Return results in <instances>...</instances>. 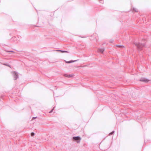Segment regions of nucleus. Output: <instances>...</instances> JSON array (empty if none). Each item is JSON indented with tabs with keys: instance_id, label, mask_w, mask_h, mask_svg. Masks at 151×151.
<instances>
[{
	"instance_id": "f257e3e1",
	"label": "nucleus",
	"mask_w": 151,
	"mask_h": 151,
	"mask_svg": "<svg viewBox=\"0 0 151 151\" xmlns=\"http://www.w3.org/2000/svg\"><path fill=\"white\" fill-rule=\"evenodd\" d=\"M140 81L145 83H147L150 81V80L145 78H142L140 79Z\"/></svg>"
},
{
	"instance_id": "f03ea898",
	"label": "nucleus",
	"mask_w": 151,
	"mask_h": 151,
	"mask_svg": "<svg viewBox=\"0 0 151 151\" xmlns=\"http://www.w3.org/2000/svg\"><path fill=\"white\" fill-rule=\"evenodd\" d=\"M73 138L74 140L77 141V143H79L81 139L80 137L78 136L76 137H73Z\"/></svg>"
},
{
	"instance_id": "7ed1b4c3",
	"label": "nucleus",
	"mask_w": 151,
	"mask_h": 151,
	"mask_svg": "<svg viewBox=\"0 0 151 151\" xmlns=\"http://www.w3.org/2000/svg\"><path fill=\"white\" fill-rule=\"evenodd\" d=\"M12 75L14 77V79L16 80L18 78V75L17 73L15 72H12Z\"/></svg>"
},
{
	"instance_id": "20e7f679",
	"label": "nucleus",
	"mask_w": 151,
	"mask_h": 151,
	"mask_svg": "<svg viewBox=\"0 0 151 151\" xmlns=\"http://www.w3.org/2000/svg\"><path fill=\"white\" fill-rule=\"evenodd\" d=\"M135 45L139 49H140L141 48L144 46V45L140 43H136Z\"/></svg>"
},
{
	"instance_id": "39448f33",
	"label": "nucleus",
	"mask_w": 151,
	"mask_h": 151,
	"mask_svg": "<svg viewBox=\"0 0 151 151\" xmlns=\"http://www.w3.org/2000/svg\"><path fill=\"white\" fill-rule=\"evenodd\" d=\"M105 49L104 48H99L98 49V52H100L102 53H103L104 52V51Z\"/></svg>"
},
{
	"instance_id": "423d86ee",
	"label": "nucleus",
	"mask_w": 151,
	"mask_h": 151,
	"mask_svg": "<svg viewBox=\"0 0 151 151\" xmlns=\"http://www.w3.org/2000/svg\"><path fill=\"white\" fill-rule=\"evenodd\" d=\"M65 76L67 77H72L74 76V75L73 74H71L70 75H68L67 74H65Z\"/></svg>"
},
{
	"instance_id": "0eeeda50",
	"label": "nucleus",
	"mask_w": 151,
	"mask_h": 151,
	"mask_svg": "<svg viewBox=\"0 0 151 151\" xmlns=\"http://www.w3.org/2000/svg\"><path fill=\"white\" fill-rule=\"evenodd\" d=\"M77 60H70V61H65V62L67 63H73V62H74L76 61Z\"/></svg>"
},
{
	"instance_id": "6e6552de",
	"label": "nucleus",
	"mask_w": 151,
	"mask_h": 151,
	"mask_svg": "<svg viewBox=\"0 0 151 151\" xmlns=\"http://www.w3.org/2000/svg\"><path fill=\"white\" fill-rule=\"evenodd\" d=\"M56 50L57 51H61L62 52H68L66 51H63V50Z\"/></svg>"
},
{
	"instance_id": "1a4fd4ad",
	"label": "nucleus",
	"mask_w": 151,
	"mask_h": 151,
	"mask_svg": "<svg viewBox=\"0 0 151 151\" xmlns=\"http://www.w3.org/2000/svg\"><path fill=\"white\" fill-rule=\"evenodd\" d=\"M31 136H34V135H35V133H33V132H32V133H31Z\"/></svg>"
},
{
	"instance_id": "9d476101",
	"label": "nucleus",
	"mask_w": 151,
	"mask_h": 151,
	"mask_svg": "<svg viewBox=\"0 0 151 151\" xmlns=\"http://www.w3.org/2000/svg\"><path fill=\"white\" fill-rule=\"evenodd\" d=\"M114 132V131H113L112 132H111L110 133V134H109V135H111L112 134H113Z\"/></svg>"
},
{
	"instance_id": "9b49d317",
	"label": "nucleus",
	"mask_w": 151,
	"mask_h": 151,
	"mask_svg": "<svg viewBox=\"0 0 151 151\" xmlns=\"http://www.w3.org/2000/svg\"><path fill=\"white\" fill-rule=\"evenodd\" d=\"M53 110H54V109H52V110H51L50 111V112H49V113H50L52 112L53 111Z\"/></svg>"
},
{
	"instance_id": "f8f14e48",
	"label": "nucleus",
	"mask_w": 151,
	"mask_h": 151,
	"mask_svg": "<svg viewBox=\"0 0 151 151\" xmlns=\"http://www.w3.org/2000/svg\"><path fill=\"white\" fill-rule=\"evenodd\" d=\"M36 117H33V119H35V118Z\"/></svg>"
},
{
	"instance_id": "ddd939ff",
	"label": "nucleus",
	"mask_w": 151,
	"mask_h": 151,
	"mask_svg": "<svg viewBox=\"0 0 151 151\" xmlns=\"http://www.w3.org/2000/svg\"><path fill=\"white\" fill-rule=\"evenodd\" d=\"M136 12H137V10L136 9H134Z\"/></svg>"
}]
</instances>
